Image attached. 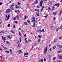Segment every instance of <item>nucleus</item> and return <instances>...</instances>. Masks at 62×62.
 Listing matches in <instances>:
<instances>
[{
  "label": "nucleus",
  "mask_w": 62,
  "mask_h": 62,
  "mask_svg": "<svg viewBox=\"0 0 62 62\" xmlns=\"http://www.w3.org/2000/svg\"><path fill=\"white\" fill-rule=\"evenodd\" d=\"M57 46H58V47H59L60 48V49L62 48V46L60 45H57Z\"/></svg>",
  "instance_id": "8"
},
{
  "label": "nucleus",
  "mask_w": 62,
  "mask_h": 62,
  "mask_svg": "<svg viewBox=\"0 0 62 62\" xmlns=\"http://www.w3.org/2000/svg\"><path fill=\"white\" fill-rule=\"evenodd\" d=\"M56 58L55 57H54L53 58V60H54Z\"/></svg>",
  "instance_id": "40"
},
{
  "label": "nucleus",
  "mask_w": 62,
  "mask_h": 62,
  "mask_svg": "<svg viewBox=\"0 0 62 62\" xmlns=\"http://www.w3.org/2000/svg\"><path fill=\"white\" fill-rule=\"evenodd\" d=\"M6 43L8 44H9V42L8 41H6Z\"/></svg>",
  "instance_id": "23"
},
{
  "label": "nucleus",
  "mask_w": 62,
  "mask_h": 62,
  "mask_svg": "<svg viewBox=\"0 0 62 62\" xmlns=\"http://www.w3.org/2000/svg\"><path fill=\"white\" fill-rule=\"evenodd\" d=\"M41 62H43V59H42V58L41 59Z\"/></svg>",
  "instance_id": "48"
},
{
  "label": "nucleus",
  "mask_w": 62,
  "mask_h": 62,
  "mask_svg": "<svg viewBox=\"0 0 62 62\" xmlns=\"http://www.w3.org/2000/svg\"><path fill=\"white\" fill-rule=\"evenodd\" d=\"M1 59L2 60H3V61H4V58L3 57H1Z\"/></svg>",
  "instance_id": "25"
},
{
  "label": "nucleus",
  "mask_w": 62,
  "mask_h": 62,
  "mask_svg": "<svg viewBox=\"0 0 62 62\" xmlns=\"http://www.w3.org/2000/svg\"><path fill=\"white\" fill-rule=\"evenodd\" d=\"M62 39V37L59 38V39Z\"/></svg>",
  "instance_id": "46"
},
{
  "label": "nucleus",
  "mask_w": 62,
  "mask_h": 62,
  "mask_svg": "<svg viewBox=\"0 0 62 62\" xmlns=\"http://www.w3.org/2000/svg\"><path fill=\"white\" fill-rule=\"evenodd\" d=\"M40 41V39H39L38 40L37 42H39Z\"/></svg>",
  "instance_id": "24"
},
{
  "label": "nucleus",
  "mask_w": 62,
  "mask_h": 62,
  "mask_svg": "<svg viewBox=\"0 0 62 62\" xmlns=\"http://www.w3.org/2000/svg\"><path fill=\"white\" fill-rule=\"evenodd\" d=\"M18 5H20L21 4V3H20V2H18Z\"/></svg>",
  "instance_id": "42"
},
{
  "label": "nucleus",
  "mask_w": 62,
  "mask_h": 62,
  "mask_svg": "<svg viewBox=\"0 0 62 62\" xmlns=\"http://www.w3.org/2000/svg\"><path fill=\"white\" fill-rule=\"evenodd\" d=\"M24 24L25 25H27V22H24Z\"/></svg>",
  "instance_id": "22"
},
{
  "label": "nucleus",
  "mask_w": 62,
  "mask_h": 62,
  "mask_svg": "<svg viewBox=\"0 0 62 62\" xmlns=\"http://www.w3.org/2000/svg\"><path fill=\"white\" fill-rule=\"evenodd\" d=\"M57 5H58V4H55L54 5L55 6H57Z\"/></svg>",
  "instance_id": "39"
},
{
  "label": "nucleus",
  "mask_w": 62,
  "mask_h": 62,
  "mask_svg": "<svg viewBox=\"0 0 62 62\" xmlns=\"http://www.w3.org/2000/svg\"><path fill=\"white\" fill-rule=\"evenodd\" d=\"M33 20H35V17H33Z\"/></svg>",
  "instance_id": "47"
},
{
  "label": "nucleus",
  "mask_w": 62,
  "mask_h": 62,
  "mask_svg": "<svg viewBox=\"0 0 62 62\" xmlns=\"http://www.w3.org/2000/svg\"><path fill=\"white\" fill-rule=\"evenodd\" d=\"M37 16H38L39 15V13H37L36 14Z\"/></svg>",
  "instance_id": "44"
},
{
  "label": "nucleus",
  "mask_w": 62,
  "mask_h": 62,
  "mask_svg": "<svg viewBox=\"0 0 62 62\" xmlns=\"http://www.w3.org/2000/svg\"><path fill=\"white\" fill-rule=\"evenodd\" d=\"M59 30V27H58L56 29V31L57 32Z\"/></svg>",
  "instance_id": "12"
},
{
  "label": "nucleus",
  "mask_w": 62,
  "mask_h": 62,
  "mask_svg": "<svg viewBox=\"0 0 62 62\" xmlns=\"http://www.w3.org/2000/svg\"><path fill=\"white\" fill-rule=\"evenodd\" d=\"M38 36L39 38H41V35H39Z\"/></svg>",
  "instance_id": "18"
},
{
  "label": "nucleus",
  "mask_w": 62,
  "mask_h": 62,
  "mask_svg": "<svg viewBox=\"0 0 62 62\" xmlns=\"http://www.w3.org/2000/svg\"><path fill=\"white\" fill-rule=\"evenodd\" d=\"M44 0H41V1L39 3V6L40 7H42V4H43V1Z\"/></svg>",
  "instance_id": "1"
},
{
  "label": "nucleus",
  "mask_w": 62,
  "mask_h": 62,
  "mask_svg": "<svg viewBox=\"0 0 62 62\" xmlns=\"http://www.w3.org/2000/svg\"><path fill=\"white\" fill-rule=\"evenodd\" d=\"M61 62V61H60V60H58L57 61V62Z\"/></svg>",
  "instance_id": "51"
},
{
  "label": "nucleus",
  "mask_w": 62,
  "mask_h": 62,
  "mask_svg": "<svg viewBox=\"0 0 62 62\" xmlns=\"http://www.w3.org/2000/svg\"><path fill=\"white\" fill-rule=\"evenodd\" d=\"M42 8H43H43H44V6H42Z\"/></svg>",
  "instance_id": "59"
},
{
  "label": "nucleus",
  "mask_w": 62,
  "mask_h": 62,
  "mask_svg": "<svg viewBox=\"0 0 62 62\" xmlns=\"http://www.w3.org/2000/svg\"><path fill=\"white\" fill-rule=\"evenodd\" d=\"M2 5V2H0V5Z\"/></svg>",
  "instance_id": "53"
},
{
  "label": "nucleus",
  "mask_w": 62,
  "mask_h": 62,
  "mask_svg": "<svg viewBox=\"0 0 62 62\" xmlns=\"http://www.w3.org/2000/svg\"><path fill=\"white\" fill-rule=\"evenodd\" d=\"M48 57H49V59H51V56H49Z\"/></svg>",
  "instance_id": "28"
},
{
  "label": "nucleus",
  "mask_w": 62,
  "mask_h": 62,
  "mask_svg": "<svg viewBox=\"0 0 62 62\" xmlns=\"http://www.w3.org/2000/svg\"><path fill=\"white\" fill-rule=\"evenodd\" d=\"M54 8H52V11H53V10H54Z\"/></svg>",
  "instance_id": "50"
},
{
  "label": "nucleus",
  "mask_w": 62,
  "mask_h": 62,
  "mask_svg": "<svg viewBox=\"0 0 62 62\" xmlns=\"http://www.w3.org/2000/svg\"><path fill=\"white\" fill-rule=\"evenodd\" d=\"M33 25L35 26V23H33Z\"/></svg>",
  "instance_id": "57"
},
{
  "label": "nucleus",
  "mask_w": 62,
  "mask_h": 62,
  "mask_svg": "<svg viewBox=\"0 0 62 62\" xmlns=\"http://www.w3.org/2000/svg\"><path fill=\"white\" fill-rule=\"evenodd\" d=\"M10 52H12V50H11V49H10Z\"/></svg>",
  "instance_id": "58"
},
{
  "label": "nucleus",
  "mask_w": 62,
  "mask_h": 62,
  "mask_svg": "<svg viewBox=\"0 0 62 62\" xmlns=\"http://www.w3.org/2000/svg\"><path fill=\"white\" fill-rule=\"evenodd\" d=\"M19 38H20L19 42H21V41H22V40H21V37H20Z\"/></svg>",
  "instance_id": "27"
},
{
  "label": "nucleus",
  "mask_w": 62,
  "mask_h": 62,
  "mask_svg": "<svg viewBox=\"0 0 62 62\" xmlns=\"http://www.w3.org/2000/svg\"><path fill=\"white\" fill-rule=\"evenodd\" d=\"M10 16L9 15H8L7 16L8 18L7 19V20H9V18Z\"/></svg>",
  "instance_id": "7"
},
{
  "label": "nucleus",
  "mask_w": 62,
  "mask_h": 62,
  "mask_svg": "<svg viewBox=\"0 0 62 62\" xmlns=\"http://www.w3.org/2000/svg\"><path fill=\"white\" fill-rule=\"evenodd\" d=\"M10 26V24H8V27H9V26Z\"/></svg>",
  "instance_id": "34"
},
{
  "label": "nucleus",
  "mask_w": 62,
  "mask_h": 62,
  "mask_svg": "<svg viewBox=\"0 0 62 62\" xmlns=\"http://www.w3.org/2000/svg\"><path fill=\"white\" fill-rule=\"evenodd\" d=\"M28 43V41H27V40L25 42L26 43Z\"/></svg>",
  "instance_id": "60"
},
{
  "label": "nucleus",
  "mask_w": 62,
  "mask_h": 62,
  "mask_svg": "<svg viewBox=\"0 0 62 62\" xmlns=\"http://www.w3.org/2000/svg\"><path fill=\"white\" fill-rule=\"evenodd\" d=\"M27 22H28V23H30V21H29V20H27Z\"/></svg>",
  "instance_id": "30"
},
{
  "label": "nucleus",
  "mask_w": 62,
  "mask_h": 62,
  "mask_svg": "<svg viewBox=\"0 0 62 62\" xmlns=\"http://www.w3.org/2000/svg\"><path fill=\"white\" fill-rule=\"evenodd\" d=\"M26 18V16L25 15L24 16V19H25Z\"/></svg>",
  "instance_id": "32"
},
{
  "label": "nucleus",
  "mask_w": 62,
  "mask_h": 62,
  "mask_svg": "<svg viewBox=\"0 0 62 62\" xmlns=\"http://www.w3.org/2000/svg\"><path fill=\"white\" fill-rule=\"evenodd\" d=\"M37 32H44V29H43L42 30H41V29L38 30H37Z\"/></svg>",
  "instance_id": "3"
},
{
  "label": "nucleus",
  "mask_w": 62,
  "mask_h": 62,
  "mask_svg": "<svg viewBox=\"0 0 62 62\" xmlns=\"http://www.w3.org/2000/svg\"><path fill=\"white\" fill-rule=\"evenodd\" d=\"M52 50V48H50V49H49V51H51Z\"/></svg>",
  "instance_id": "49"
},
{
  "label": "nucleus",
  "mask_w": 62,
  "mask_h": 62,
  "mask_svg": "<svg viewBox=\"0 0 62 62\" xmlns=\"http://www.w3.org/2000/svg\"><path fill=\"white\" fill-rule=\"evenodd\" d=\"M17 11H18V12L19 13H20V11L19 10H17Z\"/></svg>",
  "instance_id": "52"
},
{
  "label": "nucleus",
  "mask_w": 62,
  "mask_h": 62,
  "mask_svg": "<svg viewBox=\"0 0 62 62\" xmlns=\"http://www.w3.org/2000/svg\"><path fill=\"white\" fill-rule=\"evenodd\" d=\"M16 18H17L18 20H19V16L18 15L16 16Z\"/></svg>",
  "instance_id": "16"
},
{
  "label": "nucleus",
  "mask_w": 62,
  "mask_h": 62,
  "mask_svg": "<svg viewBox=\"0 0 62 62\" xmlns=\"http://www.w3.org/2000/svg\"><path fill=\"white\" fill-rule=\"evenodd\" d=\"M60 28H62V25L60 26Z\"/></svg>",
  "instance_id": "63"
},
{
  "label": "nucleus",
  "mask_w": 62,
  "mask_h": 62,
  "mask_svg": "<svg viewBox=\"0 0 62 62\" xmlns=\"http://www.w3.org/2000/svg\"><path fill=\"white\" fill-rule=\"evenodd\" d=\"M57 39L55 38L54 39V40L53 41V42H54V43H55V42H57Z\"/></svg>",
  "instance_id": "6"
},
{
  "label": "nucleus",
  "mask_w": 62,
  "mask_h": 62,
  "mask_svg": "<svg viewBox=\"0 0 62 62\" xmlns=\"http://www.w3.org/2000/svg\"><path fill=\"white\" fill-rule=\"evenodd\" d=\"M26 34H25L24 35V37H26Z\"/></svg>",
  "instance_id": "61"
},
{
  "label": "nucleus",
  "mask_w": 62,
  "mask_h": 62,
  "mask_svg": "<svg viewBox=\"0 0 62 62\" xmlns=\"http://www.w3.org/2000/svg\"><path fill=\"white\" fill-rule=\"evenodd\" d=\"M20 46H21V44L20 43H19L18 45V47H19Z\"/></svg>",
  "instance_id": "29"
},
{
  "label": "nucleus",
  "mask_w": 62,
  "mask_h": 62,
  "mask_svg": "<svg viewBox=\"0 0 62 62\" xmlns=\"http://www.w3.org/2000/svg\"><path fill=\"white\" fill-rule=\"evenodd\" d=\"M2 39L3 40H5V38L3 36L2 37Z\"/></svg>",
  "instance_id": "20"
},
{
  "label": "nucleus",
  "mask_w": 62,
  "mask_h": 62,
  "mask_svg": "<svg viewBox=\"0 0 62 62\" xmlns=\"http://www.w3.org/2000/svg\"><path fill=\"white\" fill-rule=\"evenodd\" d=\"M50 7H48V10H51V9H50Z\"/></svg>",
  "instance_id": "43"
},
{
  "label": "nucleus",
  "mask_w": 62,
  "mask_h": 62,
  "mask_svg": "<svg viewBox=\"0 0 62 62\" xmlns=\"http://www.w3.org/2000/svg\"><path fill=\"white\" fill-rule=\"evenodd\" d=\"M17 52L18 54H21L22 53V51L21 50H20L18 51Z\"/></svg>",
  "instance_id": "10"
},
{
  "label": "nucleus",
  "mask_w": 62,
  "mask_h": 62,
  "mask_svg": "<svg viewBox=\"0 0 62 62\" xmlns=\"http://www.w3.org/2000/svg\"><path fill=\"white\" fill-rule=\"evenodd\" d=\"M47 47H46L44 51V54H45L47 53Z\"/></svg>",
  "instance_id": "2"
},
{
  "label": "nucleus",
  "mask_w": 62,
  "mask_h": 62,
  "mask_svg": "<svg viewBox=\"0 0 62 62\" xmlns=\"http://www.w3.org/2000/svg\"><path fill=\"white\" fill-rule=\"evenodd\" d=\"M56 12H53V14L54 15H56Z\"/></svg>",
  "instance_id": "26"
},
{
  "label": "nucleus",
  "mask_w": 62,
  "mask_h": 62,
  "mask_svg": "<svg viewBox=\"0 0 62 62\" xmlns=\"http://www.w3.org/2000/svg\"><path fill=\"white\" fill-rule=\"evenodd\" d=\"M10 32H11L12 33H13V34H14L15 33V32L13 31V30H11L10 31Z\"/></svg>",
  "instance_id": "13"
},
{
  "label": "nucleus",
  "mask_w": 62,
  "mask_h": 62,
  "mask_svg": "<svg viewBox=\"0 0 62 62\" xmlns=\"http://www.w3.org/2000/svg\"><path fill=\"white\" fill-rule=\"evenodd\" d=\"M28 41H29V42H31V40H29Z\"/></svg>",
  "instance_id": "62"
},
{
  "label": "nucleus",
  "mask_w": 62,
  "mask_h": 62,
  "mask_svg": "<svg viewBox=\"0 0 62 62\" xmlns=\"http://www.w3.org/2000/svg\"><path fill=\"white\" fill-rule=\"evenodd\" d=\"M16 7L17 8H19V7L17 5H16Z\"/></svg>",
  "instance_id": "21"
},
{
  "label": "nucleus",
  "mask_w": 62,
  "mask_h": 62,
  "mask_svg": "<svg viewBox=\"0 0 62 62\" xmlns=\"http://www.w3.org/2000/svg\"><path fill=\"white\" fill-rule=\"evenodd\" d=\"M7 38H8L9 39H12V37L9 36H8L7 37Z\"/></svg>",
  "instance_id": "15"
},
{
  "label": "nucleus",
  "mask_w": 62,
  "mask_h": 62,
  "mask_svg": "<svg viewBox=\"0 0 62 62\" xmlns=\"http://www.w3.org/2000/svg\"><path fill=\"white\" fill-rule=\"evenodd\" d=\"M14 22L15 23H18V22L17 21H15Z\"/></svg>",
  "instance_id": "37"
},
{
  "label": "nucleus",
  "mask_w": 62,
  "mask_h": 62,
  "mask_svg": "<svg viewBox=\"0 0 62 62\" xmlns=\"http://www.w3.org/2000/svg\"><path fill=\"white\" fill-rule=\"evenodd\" d=\"M58 58H59V59H62V57L60 56Z\"/></svg>",
  "instance_id": "19"
},
{
  "label": "nucleus",
  "mask_w": 62,
  "mask_h": 62,
  "mask_svg": "<svg viewBox=\"0 0 62 62\" xmlns=\"http://www.w3.org/2000/svg\"><path fill=\"white\" fill-rule=\"evenodd\" d=\"M10 11V9L8 8L6 11V13H8Z\"/></svg>",
  "instance_id": "5"
},
{
  "label": "nucleus",
  "mask_w": 62,
  "mask_h": 62,
  "mask_svg": "<svg viewBox=\"0 0 62 62\" xmlns=\"http://www.w3.org/2000/svg\"><path fill=\"white\" fill-rule=\"evenodd\" d=\"M55 48H56V47H55V46H54L53 47V49H55Z\"/></svg>",
  "instance_id": "36"
},
{
  "label": "nucleus",
  "mask_w": 62,
  "mask_h": 62,
  "mask_svg": "<svg viewBox=\"0 0 62 62\" xmlns=\"http://www.w3.org/2000/svg\"><path fill=\"white\" fill-rule=\"evenodd\" d=\"M3 33V31H1L0 32V33Z\"/></svg>",
  "instance_id": "55"
},
{
  "label": "nucleus",
  "mask_w": 62,
  "mask_h": 62,
  "mask_svg": "<svg viewBox=\"0 0 62 62\" xmlns=\"http://www.w3.org/2000/svg\"><path fill=\"white\" fill-rule=\"evenodd\" d=\"M32 22H35V21L34 20H32Z\"/></svg>",
  "instance_id": "33"
},
{
  "label": "nucleus",
  "mask_w": 62,
  "mask_h": 62,
  "mask_svg": "<svg viewBox=\"0 0 62 62\" xmlns=\"http://www.w3.org/2000/svg\"><path fill=\"white\" fill-rule=\"evenodd\" d=\"M53 19L54 20H55V17H54V18H53Z\"/></svg>",
  "instance_id": "56"
},
{
  "label": "nucleus",
  "mask_w": 62,
  "mask_h": 62,
  "mask_svg": "<svg viewBox=\"0 0 62 62\" xmlns=\"http://www.w3.org/2000/svg\"><path fill=\"white\" fill-rule=\"evenodd\" d=\"M39 62H41V60L40 59H39Z\"/></svg>",
  "instance_id": "31"
},
{
  "label": "nucleus",
  "mask_w": 62,
  "mask_h": 62,
  "mask_svg": "<svg viewBox=\"0 0 62 62\" xmlns=\"http://www.w3.org/2000/svg\"><path fill=\"white\" fill-rule=\"evenodd\" d=\"M19 34L20 35L21 34V32H20V31H19Z\"/></svg>",
  "instance_id": "54"
},
{
  "label": "nucleus",
  "mask_w": 62,
  "mask_h": 62,
  "mask_svg": "<svg viewBox=\"0 0 62 62\" xmlns=\"http://www.w3.org/2000/svg\"><path fill=\"white\" fill-rule=\"evenodd\" d=\"M14 6V3H13L12 4L11 6L10 7V8H11L12 9V10H13V8H13Z\"/></svg>",
  "instance_id": "4"
},
{
  "label": "nucleus",
  "mask_w": 62,
  "mask_h": 62,
  "mask_svg": "<svg viewBox=\"0 0 62 62\" xmlns=\"http://www.w3.org/2000/svg\"><path fill=\"white\" fill-rule=\"evenodd\" d=\"M14 28H15V26L14 25Z\"/></svg>",
  "instance_id": "64"
},
{
  "label": "nucleus",
  "mask_w": 62,
  "mask_h": 62,
  "mask_svg": "<svg viewBox=\"0 0 62 62\" xmlns=\"http://www.w3.org/2000/svg\"><path fill=\"white\" fill-rule=\"evenodd\" d=\"M44 61H46V59L45 58H44Z\"/></svg>",
  "instance_id": "45"
},
{
  "label": "nucleus",
  "mask_w": 62,
  "mask_h": 62,
  "mask_svg": "<svg viewBox=\"0 0 62 62\" xmlns=\"http://www.w3.org/2000/svg\"><path fill=\"white\" fill-rule=\"evenodd\" d=\"M57 52L58 53H60L62 52V51L61 50H60L59 51H57Z\"/></svg>",
  "instance_id": "9"
},
{
  "label": "nucleus",
  "mask_w": 62,
  "mask_h": 62,
  "mask_svg": "<svg viewBox=\"0 0 62 62\" xmlns=\"http://www.w3.org/2000/svg\"><path fill=\"white\" fill-rule=\"evenodd\" d=\"M13 20H16V18L15 17L14 18H13Z\"/></svg>",
  "instance_id": "35"
},
{
  "label": "nucleus",
  "mask_w": 62,
  "mask_h": 62,
  "mask_svg": "<svg viewBox=\"0 0 62 62\" xmlns=\"http://www.w3.org/2000/svg\"><path fill=\"white\" fill-rule=\"evenodd\" d=\"M38 3V0H37L35 1V2H34V4H37Z\"/></svg>",
  "instance_id": "11"
},
{
  "label": "nucleus",
  "mask_w": 62,
  "mask_h": 62,
  "mask_svg": "<svg viewBox=\"0 0 62 62\" xmlns=\"http://www.w3.org/2000/svg\"><path fill=\"white\" fill-rule=\"evenodd\" d=\"M62 10H61L60 11V15H61V14L62 13Z\"/></svg>",
  "instance_id": "17"
},
{
  "label": "nucleus",
  "mask_w": 62,
  "mask_h": 62,
  "mask_svg": "<svg viewBox=\"0 0 62 62\" xmlns=\"http://www.w3.org/2000/svg\"><path fill=\"white\" fill-rule=\"evenodd\" d=\"M5 52H6V53H9V51H6Z\"/></svg>",
  "instance_id": "41"
},
{
  "label": "nucleus",
  "mask_w": 62,
  "mask_h": 62,
  "mask_svg": "<svg viewBox=\"0 0 62 62\" xmlns=\"http://www.w3.org/2000/svg\"><path fill=\"white\" fill-rule=\"evenodd\" d=\"M28 55V53H25L24 54V56H25V55Z\"/></svg>",
  "instance_id": "14"
},
{
  "label": "nucleus",
  "mask_w": 62,
  "mask_h": 62,
  "mask_svg": "<svg viewBox=\"0 0 62 62\" xmlns=\"http://www.w3.org/2000/svg\"><path fill=\"white\" fill-rule=\"evenodd\" d=\"M35 11H38V9H35Z\"/></svg>",
  "instance_id": "38"
}]
</instances>
